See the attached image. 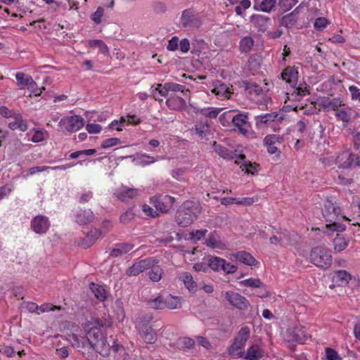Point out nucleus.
<instances>
[{"mask_svg":"<svg viewBox=\"0 0 360 360\" xmlns=\"http://www.w3.org/2000/svg\"><path fill=\"white\" fill-rule=\"evenodd\" d=\"M111 322L105 318H96L88 321L85 330L88 340L95 347L96 352L103 356H108L110 353V347L103 333V328H109Z\"/></svg>","mask_w":360,"mask_h":360,"instance_id":"f257e3e1","label":"nucleus"},{"mask_svg":"<svg viewBox=\"0 0 360 360\" xmlns=\"http://www.w3.org/2000/svg\"><path fill=\"white\" fill-rule=\"evenodd\" d=\"M323 217L326 222V228L329 231H340L343 229L341 222L349 220L342 212L339 203L334 198H327L321 210Z\"/></svg>","mask_w":360,"mask_h":360,"instance_id":"f03ea898","label":"nucleus"},{"mask_svg":"<svg viewBox=\"0 0 360 360\" xmlns=\"http://www.w3.org/2000/svg\"><path fill=\"white\" fill-rule=\"evenodd\" d=\"M202 208L198 202L187 200L178 209L176 221L181 227L190 226L201 213Z\"/></svg>","mask_w":360,"mask_h":360,"instance_id":"7ed1b4c3","label":"nucleus"},{"mask_svg":"<svg viewBox=\"0 0 360 360\" xmlns=\"http://www.w3.org/2000/svg\"><path fill=\"white\" fill-rule=\"evenodd\" d=\"M309 257L311 263L320 269H327L332 264L331 254L323 246H316L312 248Z\"/></svg>","mask_w":360,"mask_h":360,"instance_id":"20e7f679","label":"nucleus"},{"mask_svg":"<svg viewBox=\"0 0 360 360\" xmlns=\"http://www.w3.org/2000/svg\"><path fill=\"white\" fill-rule=\"evenodd\" d=\"M72 346L77 349L84 357L88 360H96L97 355L95 347L86 338L72 335L71 337Z\"/></svg>","mask_w":360,"mask_h":360,"instance_id":"39448f33","label":"nucleus"},{"mask_svg":"<svg viewBox=\"0 0 360 360\" xmlns=\"http://www.w3.org/2000/svg\"><path fill=\"white\" fill-rule=\"evenodd\" d=\"M227 119V122H231L242 134H246L250 128V123L248 121V115L245 113H238L233 115L232 111H226L221 116V121Z\"/></svg>","mask_w":360,"mask_h":360,"instance_id":"423d86ee","label":"nucleus"},{"mask_svg":"<svg viewBox=\"0 0 360 360\" xmlns=\"http://www.w3.org/2000/svg\"><path fill=\"white\" fill-rule=\"evenodd\" d=\"M84 120L79 115L65 116L58 122V127L70 132H76L83 127Z\"/></svg>","mask_w":360,"mask_h":360,"instance_id":"0eeeda50","label":"nucleus"},{"mask_svg":"<svg viewBox=\"0 0 360 360\" xmlns=\"http://www.w3.org/2000/svg\"><path fill=\"white\" fill-rule=\"evenodd\" d=\"M182 27L191 30L198 29L202 25L200 16L191 9L183 11L180 18Z\"/></svg>","mask_w":360,"mask_h":360,"instance_id":"6e6552de","label":"nucleus"},{"mask_svg":"<svg viewBox=\"0 0 360 360\" xmlns=\"http://www.w3.org/2000/svg\"><path fill=\"white\" fill-rule=\"evenodd\" d=\"M151 201L158 212L167 213L173 208L176 199L169 195L160 194L151 198Z\"/></svg>","mask_w":360,"mask_h":360,"instance_id":"1a4fd4ad","label":"nucleus"},{"mask_svg":"<svg viewBox=\"0 0 360 360\" xmlns=\"http://www.w3.org/2000/svg\"><path fill=\"white\" fill-rule=\"evenodd\" d=\"M209 267L215 271H223L226 274H233L236 271L237 266L224 259L219 257L212 256L208 259Z\"/></svg>","mask_w":360,"mask_h":360,"instance_id":"9d476101","label":"nucleus"},{"mask_svg":"<svg viewBox=\"0 0 360 360\" xmlns=\"http://www.w3.org/2000/svg\"><path fill=\"white\" fill-rule=\"evenodd\" d=\"M224 297L231 306L239 310H246L250 306L249 301L238 292L226 291L224 292Z\"/></svg>","mask_w":360,"mask_h":360,"instance_id":"9b49d317","label":"nucleus"},{"mask_svg":"<svg viewBox=\"0 0 360 360\" xmlns=\"http://www.w3.org/2000/svg\"><path fill=\"white\" fill-rule=\"evenodd\" d=\"M284 142L283 136L277 134H269L264 139V145L266 147L267 152L269 154H274L277 158L281 156V151L277 145L282 144Z\"/></svg>","mask_w":360,"mask_h":360,"instance_id":"f8f14e48","label":"nucleus"},{"mask_svg":"<svg viewBox=\"0 0 360 360\" xmlns=\"http://www.w3.org/2000/svg\"><path fill=\"white\" fill-rule=\"evenodd\" d=\"M339 169H349L353 165H360V157L349 153L343 151L338 155V162Z\"/></svg>","mask_w":360,"mask_h":360,"instance_id":"ddd939ff","label":"nucleus"},{"mask_svg":"<svg viewBox=\"0 0 360 360\" xmlns=\"http://www.w3.org/2000/svg\"><path fill=\"white\" fill-rule=\"evenodd\" d=\"M31 228L37 234L46 233L50 228V221L45 215L39 214L31 221Z\"/></svg>","mask_w":360,"mask_h":360,"instance_id":"4468645a","label":"nucleus"},{"mask_svg":"<svg viewBox=\"0 0 360 360\" xmlns=\"http://www.w3.org/2000/svg\"><path fill=\"white\" fill-rule=\"evenodd\" d=\"M141 193L140 189L122 186L115 191V195L120 200L127 202L140 195Z\"/></svg>","mask_w":360,"mask_h":360,"instance_id":"2eb2a0df","label":"nucleus"},{"mask_svg":"<svg viewBox=\"0 0 360 360\" xmlns=\"http://www.w3.org/2000/svg\"><path fill=\"white\" fill-rule=\"evenodd\" d=\"M8 127L13 130H18L21 132H25L28 129V124L26 119H25L18 110L13 118L8 121Z\"/></svg>","mask_w":360,"mask_h":360,"instance_id":"dca6fc26","label":"nucleus"},{"mask_svg":"<svg viewBox=\"0 0 360 360\" xmlns=\"http://www.w3.org/2000/svg\"><path fill=\"white\" fill-rule=\"evenodd\" d=\"M139 334L146 344H154L157 341L156 331L148 324H143L139 326Z\"/></svg>","mask_w":360,"mask_h":360,"instance_id":"f3484780","label":"nucleus"},{"mask_svg":"<svg viewBox=\"0 0 360 360\" xmlns=\"http://www.w3.org/2000/svg\"><path fill=\"white\" fill-rule=\"evenodd\" d=\"M16 79V85L18 89L22 90L30 89L32 87H37V83L34 81L33 78L26 75L22 72H18L15 75Z\"/></svg>","mask_w":360,"mask_h":360,"instance_id":"a211bd4d","label":"nucleus"},{"mask_svg":"<svg viewBox=\"0 0 360 360\" xmlns=\"http://www.w3.org/2000/svg\"><path fill=\"white\" fill-rule=\"evenodd\" d=\"M153 262V258L149 257L145 259H142L138 262L134 263L131 266H130L127 271V274L129 276H138L141 272L147 270L148 266Z\"/></svg>","mask_w":360,"mask_h":360,"instance_id":"6ab92c4d","label":"nucleus"},{"mask_svg":"<svg viewBox=\"0 0 360 360\" xmlns=\"http://www.w3.org/2000/svg\"><path fill=\"white\" fill-rule=\"evenodd\" d=\"M264 352L259 344H252L241 357L247 360H259L263 358Z\"/></svg>","mask_w":360,"mask_h":360,"instance_id":"aec40b11","label":"nucleus"},{"mask_svg":"<svg viewBox=\"0 0 360 360\" xmlns=\"http://www.w3.org/2000/svg\"><path fill=\"white\" fill-rule=\"evenodd\" d=\"M344 101L340 98H324L320 103V105L322 107L324 111H335L338 110V108H341L343 105Z\"/></svg>","mask_w":360,"mask_h":360,"instance_id":"412c9836","label":"nucleus"},{"mask_svg":"<svg viewBox=\"0 0 360 360\" xmlns=\"http://www.w3.org/2000/svg\"><path fill=\"white\" fill-rule=\"evenodd\" d=\"M94 219L95 215L90 209H80L75 214V222L81 226L91 223Z\"/></svg>","mask_w":360,"mask_h":360,"instance_id":"4be33fe9","label":"nucleus"},{"mask_svg":"<svg viewBox=\"0 0 360 360\" xmlns=\"http://www.w3.org/2000/svg\"><path fill=\"white\" fill-rule=\"evenodd\" d=\"M251 22L259 31L264 32L269 27L270 18L262 15L254 14L251 17Z\"/></svg>","mask_w":360,"mask_h":360,"instance_id":"5701e85b","label":"nucleus"},{"mask_svg":"<svg viewBox=\"0 0 360 360\" xmlns=\"http://www.w3.org/2000/svg\"><path fill=\"white\" fill-rule=\"evenodd\" d=\"M292 340L299 344H304L307 340L310 338L309 333L307 332L306 328L302 326H295L292 330Z\"/></svg>","mask_w":360,"mask_h":360,"instance_id":"b1692460","label":"nucleus"},{"mask_svg":"<svg viewBox=\"0 0 360 360\" xmlns=\"http://www.w3.org/2000/svg\"><path fill=\"white\" fill-rule=\"evenodd\" d=\"M158 263V260L153 259V262L148 268L149 269L148 273L149 278L153 282L160 281L162 276L163 271Z\"/></svg>","mask_w":360,"mask_h":360,"instance_id":"393cba45","label":"nucleus"},{"mask_svg":"<svg viewBox=\"0 0 360 360\" xmlns=\"http://www.w3.org/2000/svg\"><path fill=\"white\" fill-rule=\"evenodd\" d=\"M298 72L292 66H288L284 69L281 74L282 79L288 83L290 86H294L297 83Z\"/></svg>","mask_w":360,"mask_h":360,"instance_id":"a878e982","label":"nucleus"},{"mask_svg":"<svg viewBox=\"0 0 360 360\" xmlns=\"http://www.w3.org/2000/svg\"><path fill=\"white\" fill-rule=\"evenodd\" d=\"M352 112L353 110L352 108L347 105L343 102V105L341 108H338L335 115L338 120H340L344 123H348L351 120Z\"/></svg>","mask_w":360,"mask_h":360,"instance_id":"bb28decb","label":"nucleus"},{"mask_svg":"<svg viewBox=\"0 0 360 360\" xmlns=\"http://www.w3.org/2000/svg\"><path fill=\"white\" fill-rule=\"evenodd\" d=\"M233 257L238 262L248 266H255L258 262L252 255L245 251H238L233 255Z\"/></svg>","mask_w":360,"mask_h":360,"instance_id":"cd10ccee","label":"nucleus"},{"mask_svg":"<svg viewBox=\"0 0 360 360\" xmlns=\"http://www.w3.org/2000/svg\"><path fill=\"white\" fill-rule=\"evenodd\" d=\"M89 289L98 301L104 302L107 300L108 293L103 285L91 282Z\"/></svg>","mask_w":360,"mask_h":360,"instance_id":"c85d7f7f","label":"nucleus"},{"mask_svg":"<svg viewBox=\"0 0 360 360\" xmlns=\"http://www.w3.org/2000/svg\"><path fill=\"white\" fill-rule=\"evenodd\" d=\"M214 150L222 158L226 160H232L235 158L236 154L232 150L228 149L223 145L214 141L212 144Z\"/></svg>","mask_w":360,"mask_h":360,"instance_id":"c756f323","label":"nucleus"},{"mask_svg":"<svg viewBox=\"0 0 360 360\" xmlns=\"http://www.w3.org/2000/svg\"><path fill=\"white\" fill-rule=\"evenodd\" d=\"M167 107L171 110H180L186 107V101L180 96H170L166 101Z\"/></svg>","mask_w":360,"mask_h":360,"instance_id":"7c9ffc66","label":"nucleus"},{"mask_svg":"<svg viewBox=\"0 0 360 360\" xmlns=\"http://www.w3.org/2000/svg\"><path fill=\"white\" fill-rule=\"evenodd\" d=\"M300 6H297L292 12L284 15L281 20V25L285 27H292L298 20V13Z\"/></svg>","mask_w":360,"mask_h":360,"instance_id":"2f4dec72","label":"nucleus"},{"mask_svg":"<svg viewBox=\"0 0 360 360\" xmlns=\"http://www.w3.org/2000/svg\"><path fill=\"white\" fill-rule=\"evenodd\" d=\"M184 286L191 293H195L198 290V285L193 280L192 275L188 272H183L180 276Z\"/></svg>","mask_w":360,"mask_h":360,"instance_id":"473e14b6","label":"nucleus"},{"mask_svg":"<svg viewBox=\"0 0 360 360\" xmlns=\"http://www.w3.org/2000/svg\"><path fill=\"white\" fill-rule=\"evenodd\" d=\"M281 117L277 112L262 114L255 117L256 124L262 127L264 124H267L276 120H280Z\"/></svg>","mask_w":360,"mask_h":360,"instance_id":"72a5a7b5","label":"nucleus"},{"mask_svg":"<svg viewBox=\"0 0 360 360\" xmlns=\"http://www.w3.org/2000/svg\"><path fill=\"white\" fill-rule=\"evenodd\" d=\"M245 344L239 342L234 338L233 342L229 348V353L232 356H235L237 358H240L243 356V349Z\"/></svg>","mask_w":360,"mask_h":360,"instance_id":"f704fd0d","label":"nucleus"},{"mask_svg":"<svg viewBox=\"0 0 360 360\" xmlns=\"http://www.w3.org/2000/svg\"><path fill=\"white\" fill-rule=\"evenodd\" d=\"M101 231L96 228L91 229L86 235L84 242L86 248H89L101 236Z\"/></svg>","mask_w":360,"mask_h":360,"instance_id":"c9c22d12","label":"nucleus"},{"mask_svg":"<svg viewBox=\"0 0 360 360\" xmlns=\"http://www.w3.org/2000/svg\"><path fill=\"white\" fill-rule=\"evenodd\" d=\"M244 88L246 93L251 96H260L263 94V89L257 84L252 82H245Z\"/></svg>","mask_w":360,"mask_h":360,"instance_id":"e433bc0d","label":"nucleus"},{"mask_svg":"<svg viewBox=\"0 0 360 360\" xmlns=\"http://www.w3.org/2000/svg\"><path fill=\"white\" fill-rule=\"evenodd\" d=\"M349 245V239L343 235L337 234L333 240L334 249L336 252H342Z\"/></svg>","mask_w":360,"mask_h":360,"instance_id":"4c0bfd02","label":"nucleus"},{"mask_svg":"<svg viewBox=\"0 0 360 360\" xmlns=\"http://www.w3.org/2000/svg\"><path fill=\"white\" fill-rule=\"evenodd\" d=\"M351 280V275L345 270H339L335 273L333 281L339 285H344Z\"/></svg>","mask_w":360,"mask_h":360,"instance_id":"58836bf2","label":"nucleus"},{"mask_svg":"<svg viewBox=\"0 0 360 360\" xmlns=\"http://www.w3.org/2000/svg\"><path fill=\"white\" fill-rule=\"evenodd\" d=\"M220 237L217 231H212L205 240V244L212 248H221Z\"/></svg>","mask_w":360,"mask_h":360,"instance_id":"ea45409f","label":"nucleus"},{"mask_svg":"<svg viewBox=\"0 0 360 360\" xmlns=\"http://www.w3.org/2000/svg\"><path fill=\"white\" fill-rule=\"evenodd\" d=\"M165 308L169 309H178L181 307V298L171 295L165 297Z\"/></svg>","mask_w":360,"mask_h":360,"instance_id":"a19ab883","label":"nucleus"},{"mask_svg":"<svg viewBox=\"0 0 360 360\" xmlns=\"http://www.w3.org/2000/svg\"><path fill=\"white\" fill-rule=\"evenodd\" d=\"M195 129L196 133L201 139L206 138L210 134V124L207 122H198L195 124Z\"/></svg>","mask_w":360,"mask_h":360,"instance_id":"79ce46f5","label":"nucleus"},{"mask_svg":"<svg viewBox=\"0 0 360 360\" xmlns=\"http://www.w3.org/2000/svg\"><path fill=\"white\" fill-rule=\"evenodd\" d=\"M240 285L244 287H249L252 288H263V283L259 278H250L243 280L239 282Z\"/></svg>","mask_w":360,"mask_h":360,"instance_id":"37998d69","label":"nucleus"},{"mask_svg":"<svg viewBox=\"0 0 360 360\" xmlns=\"http://www.w3.org/2000/svg\"><path fill=\"white\" fill-rule=\"evenodd\" d=\"M148 305L155 309H165V297L160 295L154 299H150L148 301Z\"/></svg>","mask_w":360,"mask_h":360,"instance_id":"c03bdc74","label":"nucleus"},{"mask_svg":"<svg viewBox=\"0 0 360 360\" xmlns=\"http://www.w3.org/2000/svg\"><path fill=\"white\" fill-rule=\"evenodd\" d=\"M259 169V165L256 162L248 161L246 164L241 165V170L247 174L254 175Z\"/></svg>","mask_w":360,"mask_h":360,"instance_id":"a18cd8bd","label":"nucleus"},{"mask_svg":"<svg viewBox=\"0 0 360 360\" xmlns=\"http://www.w3.org/2000/svg\"><path fill=\"white\" fill-rule=\"evenodd\" d=\"M319 161L324 167H330L337 164L338 156L335 157V155L328 153L323 154L319 158Z\"/></svg>","mask_w":360,"mask_h":360,"instance_id":"49530a36","label":"nucleus"},{"mask_svg":"<svg viewBox=\"0 0 360 360\" xmlns=\"http://www.w3.org/2000/svg\"><path fill=\"white\" fill-rule=\"evenodd\" d=\"M254 45V41L250 37H245L240 41V49L241 52L248 53Z\"/></svg>","mask_w":360,"mask_h":360,"instance_id":"de8ad7c7","label":"nucleus"},{"mask_svg":"<svg viewBox=\"0 0 360 360\" xmlns=\"http://www.w3.org/2000/svg\"><path fill=\"white\" fill-rule=\"evenodd\" d=\"M250 330L248 326H243L238 331L237 335L235 337V339L238 340L240 342L246 344L248 340L250 338Z\"/></svg>","mask_w":360,"mask_h":360,"instance_id":"09e8293b","label":"nucleus"},{"mask_svg":"<svg viewBox=\"0 0 360 360\" xmlns=\"http://www.w3.org/2000/svg\"><path fill=\"white\" fill-rule=\"evenodd\" d=\"M89 45L91 47H98L101 53L108 55L109 53L107 45L100 39H92L89 41Z\"/></svg>","mask_w":360,"mask_h":360,"instance_id":"8fccbe9b","label":"nucleus"},{"mask_svg":"<svg viewBox=\"0 0 360 360\" xmlns=\"http://www.w3.org/2000/svg\"><path fill=\"white\" fill-rule=\"evenodd\" d=\"M276 0H262L259 9L263 12L269 13L275 7Z\"/></svg>","mask_w":360,"mask_h":360,"instance_id":"3c124183","label":"nucleus"},{"mask_svg":"<svg viewBox=\"0 0 360 360\" xmlns=\"http://www.w3.org/2000/svg\"><path fill=\"white\" fill-rule=\"evenodd\" d=\"M278 235L280 236V238L281 239V245L282 246H287L292 245L293 240L292 239V237L290 236V233L286 231H280L277 232Z\"/></svg>","mask_w":360,"mask_h":360,"instance_id":"603ef678","label":"nucleus"},{"mask_svg":"<svg viewBox=\"0 0 360 360\" xmlns=\"http://www.w3.org/2000/svg\"><path fill=\"white\" fill-rule=\"evenodd\" d=\"M165 88L166 90H169V91L172 92L184 93L185 91H188L185 86L174 82H166Z\"/></svg>","mask_w":360,"mask_h":360,"instance_id":"864d4df0","label":"nucleus"},{"mask_svg":"<svg viewBox=\"0 0 360 360\" xmlns=\"http://www.w3.org/2000/svg\"><path fill=\"white\" fill-rule=\"evenodd\" d=\"M34 133L31 139V141L34 143H39L45 139L46 136L48 135V132L45 129H34Z\"/></svg>","mask_w":360,"mask_h":360,"instance_id":"5fc2aeb1","label":"nucleus"},{"mask_svg":"<svg viewBox=\"0 0 360 360\" xmlns=\"http://www.w3.org/2000/svg\"><path fill=\"white\" fill-rule=\"evenodd\" d=\"M96 153V149H86L82 150H77L75 152H73L70 154L69 158L70 159H75L79 157H80L82 155H86V156H91L94 155Z\"/></svg>","mask_w":360,"mask_h":360,"instance_id":"6e6d98bb","label":"nucleus"},{"mask_svg":"<svg viewBox=\"0 0 360 360\" xmlns=\"http://www.w3.org/2000/svg\"><path fill=\"white\" fill-rule=\"evenodd\" d=\"M177 343L180 347L186 349L193 348L195 345L194 340L188 337L179 338Z\"/></svg>","mask_w":360,"mask_h":360,"instance_id":"4d7b16f0","label":"nucleus"},{"mask_svg":"<svg viewBox=\"0 0 360 360\" xmlns=\"http://www.w3.org/2000/svg\"><path fill=\"white\" fill-rule=\"evenodd\" d=\"M104 14V9L103 7L99 6L96 11L91 15V20L96 24L99 25L102 21V18Z\"/></svg>","mask_w":360,"mask_h":360,"instance_id":"13d9d810","label":"nucleus"},{"mask_svg":"<svg viewBox=\"0 0 360 360\" xmlns=\"http://www.w3.org/2000/svg\"><path fill=\"white\" fill-rule=\"evenodd\" d=\"M18 111V110L14 109L10 110L6 106L4 105L0 108V115L5 118L11 120L17 113Z\"/></svg>","mask_w":360,"mask_h":360,"instance_id":"bf43d9fd","label":"nucleus"},{"mask_svg":"<svg viewBox=\"0 0 360 360\" xmlns=\"http://www.w3.org/2000/svg\"><path fill=\"white\" fill-rule=\"evenodd\" d=\"M207 233V229L195 230L190 233V239L195 241L200 240L205 237Z\"/></svg>","mask_w":360,"mask_h":360,"instance_id":"052dcab7","label":"nucleus"},{"mask_svg":"<svg viewBox=\"0 0 360 360\" xmlns=\"http://www.w3.org/2000/svg\"><path fill=\"white\" fill-rule=\"evenodd\" d=\"M297 2V0H280L279 6L284 11H288L295 6Z\"/></svg>","mask_w":360,"mask_h":360,"instance_id":"680f3d73","label":"nucleus"},{"mask_svg":"<svg viewBox=\"0 0 360 360\" xmlns=\"http://www.w3.org/2000/svg\"><path fill=\"white\" fill-rule=\"evenodd\" d=\"M134 215L132 210H128L120 215V221L123 224H128L134 219Z\"/></svg>","mask_w":360,"mask_h":360,"instance_id":"e2e57ef3","label":"nucleus"},{"mask_svg":"<svg viewBox=\"0 0 360 360\" xmlns=\"http://www.w3.org/2000/svg\"><path fill=\"white\" fill-rule=\"evenodd\" d=\"M125 125L124 117H121L119 120H115L111 122L109 127L112 129H116L117 131H120Z\"/></svg>","mask_w":360,"mask_h":360,"instance_id":"0e129e2a","label":"nucleus"},{"mask_svg":"<svg viewBox=\"0 0 360 360\" xmlns=\"http://www.w3.org/2000/svg\"><path fill=\"white\" fill-rule=\"evenodd\" d=\"M329 24V21L323 17L318 18L314 22V27L318 30H323Z\"/></svg>","mask_w":360,"mask_h":360,"instance_id":"69168bd1","label":"nucleus"},{"mask_svg":"<svg viewBox=\"0 0 360 360\" xmlns=\"http://www.w3.org/2000/svg\"><path fill=\"white\" fill-rule=\"evenodd\" d=\"M326 356L328 360H342L338 352L332 348L326 349Z\"/></svg>","mask_w":360,"mask_h":360,"instance_id":"338daca9","label":"nucleus"},{"mask_svg":"<svg viewBox=\"0 0 360 360\" xmlns=\"http://www.w3.org/2000/svg\"><path fill=\"white\" fill-rule=\"evenodd\" d=\"M349 91L351 94L352 99L360 103V89L354 85L349 86Z\"/></svg>","mask_w":360,"mask_h":360,"instance_id":"774afa93","label":"nucleus"}]
</instances>
